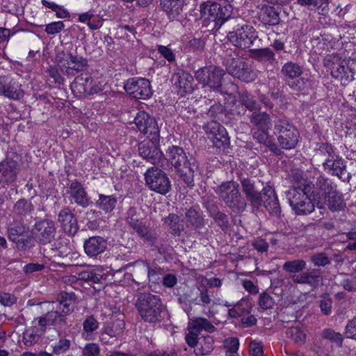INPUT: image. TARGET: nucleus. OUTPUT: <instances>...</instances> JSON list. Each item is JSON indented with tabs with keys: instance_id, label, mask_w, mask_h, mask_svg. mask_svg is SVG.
Masks as SVG:
<instances>
[{
	"instance_id": "603ef678",
	"label": "nucleus",
	"mask_w": 356,
	"mask_h": 356,
	"mask_svg": "<svg viewBox=\"0 0 356 356\" xmlns=\"http://www.w3.org/2000/svg\"><path fill=\"white\" fill-rule=\"evenodd\" d=\"M213 145H215L218 148H227L229 145V138L228 136L227 132L225 130V134L221 135V131H219L216 136V137H211Z\"/></svg>"
},
{
	"instance_id": "f3484780",
	"label": "nucleus",
	"mask_w": 356,
	"mask_h": 356,
	"mask_svg": "<svg viewBox=\"0 0 356 356\" xmlns=\"http://www.w3.org/2000/svg\"><path fill=\"white\" fill-rule=\"evenodd\" d=\"M19 163L11 157H6L0 163V184H9L17 178Z\"/></svg>"
},
{
	"instance_id": "052dcab7",
	"label": "nucleus",
	"mask_w": 356,
	"mask_h": 356,
	"mask_svg": "<svg viewBox=\"0 0 356 356\" xmlns=\"http://www.w3.org/2000/svg\"><path fill=\"white\" fill-rule=\"evenodd\" d=\"M225 353H236L239 348V341L236 337H229L224 341Z\"/></svg>"
},
{
	"instance_id": "a18cd8bd",
	"label": "nucleus",
	"mask_w": 356,
	"mask_h": 356,
	"mask_svg": "<svg viewBox=\"0 0 356 356\" xmlns=\"http://www.w3.org/2000/svg\"><path fill=\"white\" fill-rule=\"evenodd\" d=\"M305 268L306 262L303 259L288 261L283 264V270L293 275L302 272Z\"/></svg>"
},
{
	"instance_id": "473e14b6",
	"label": "nucleus",
	"mask_w": 356,
	"mask_h": 356,
	"mask_svg": "<svg viewBox=\"0 0 356 356\" xmlns=\"http://www.w3.org/2000/svg\"><path fill=\"white\" fill-rule=\"evenodd\" d=\"M250 121L256 129L269 130L271 127L270 117L266 112H253L250 116Z\"/></svg>"
},
{
	"instance_id": "39448f33",
	"label": "nucleus",
	"mask_w": 356,
	"mask_h": 356,
	"mask_svg": "<svg viewBox=\"0 0 356 356\" xmlns=\"http://www.w3.org/2000/svg\"><path fill=\"white\" fill-rule=\"evenodd\" d=\"M313 193L296 188H289L285 192L290 207L298 216L308 215L314 211L315 204L311 199Z\"/></svg>"
},
{
	"instance_id": "2f4dec72",
	"label": "nucleus",
	"mask_w": 356,
	"mask_h": 356,
	"mask_svg": "<svg viewBox=\"0 0 356 356\" xmlns=\"http://www.w3.org/2000/svg\"><path fill=\"white\" fill-rule=\"evenodd\" d=\"M176 158L172 157V164H173L174 161L175 168L181 175H184V172H186L187 169L188 172H194L198 168L195 157H178L177 160L175 159Z\"/></svg>"
},
{
	"instance_id": "dca6fc26",
	"label": "nucleus",
	"mask_w": 356,
	"mask_h": 356,
	"mask_svg": "<svg viewBox=\"0 0 356 356\" xmlns=\"http://www.w3.org/2000/svg\"><path fill=\"white\" fill-rule=\"evenodd\" d=\"M32 232L38 243L42 245L48 244L55 237V223L49 219L39 220L35 223Z\"/></svg>"
},
{
	"instance_id": "774afa93",
	"label": "nucleus",
	"mask_w": 356,
	"mask_h": 356,
	"mask_svg": "<svg viewBox=\"0 0 356 356\" xmlns=\"http://www.w3.org/2000/svg\"><path fill=\"white\" fill-rule=\"evenodd\" d=\"M345 335L347 338L356 339V317L348 321L345 327Z\"/></svg>"
},
{
	"instance_id": "5701e85b",
	"label": "nucleus",
	"mask_w": 356,
	"mask_h": 356,
	"mask_svg": "<svg viewBox=\"0 0 356 356\" xmlns=\"http://www.w3.org/2000/svg\"><path fill=\"white\" fill-rule=\"evenodd\" d=\"M83 248L88 257H95L105 251L107 248V241L102 236H92L85 240Z\"/></svg>"
},
{
	"instance_id": "e433bc0d",
	"label": "nucleus",
	"mask_w": 356,
	"mask_h": 356,
	"mask_svg": "<svg viewBox=\"0 0 356 356\" xmlns=\"http://www.w3.org/2000/svg\"><path fill=\"white\" fill-rule=\"evenodd\" d=\"M126 220L135 232L145 225L140 212L134 207H130L128 209Z\"/></svg>"
},
{
	"instance_id": "7c9ffc66",
	"label": "nucleus",
	"mask_w": 356,
	"mask_h": 356,
	"mask_svg": "<svg viewBox=\"0 0 356 356\" xmlns=\"http://www.w3.org/2000/svg\"><path fill=\"white\" fill-rule=\"evenodd\" d=\"M259 20L264 24L275 26L280 23V14L272 6H264L259 14Z\"/></svg>"
},
{
	"instance_id": "bb28decb",
	"label": "nucleus",
	"mask_w": 356,
	"mask_h": 356,
	"mask_svg": "<svg viewBox=\"0 0 356 356\" xmlns=\"http://www.w3.org/2000/svg\"><path fill=\"white\" fill-rule=\"evenodd\" d=\"M241 182L243 192L251 205L254 208L260 207L261 206V193L256 190L254 182L248 178L241 179Z\"/></svg>"
},
{
	"instance_id": "423d86ee",
	"label": "nucleus",
	"mask_w": 356,
	"mask_h": 356,
	"mask_svg": "<svg viewBox=\"0 0 356 356\" xmlns=\"http://www.w3.org/2000/svg\"><path fill=\"white\" fill-rule=\"evenodd\" d=\"M274 134L277 136L278 143L282 149H293L298 142V131L286 118H281L275 121Z\"/></svg>"
},
{
	"instance_id": "e2e57ef3",
	"label": "nucleus",
	"mask_w": 356,
	"mask_h": 356,
	"mask_svg": "<svg viewBox=\"0 0 356 356\" xmlns=\"http://www.w3.org/2000/svg\"><path fill=\"white\" fill-rule=\"evenodd\" d=\"M328 342L323 339H321L318 342L315 343L312 348V350L318 355V356H327L329 352V348L325 349V347L327 346Z\"/></svg>"
},
{
	"instance_id": "a878e982",
	"label": "nucleus",
	"mask_w": 356,
	"mask_h": 356,
	"mask_svg": "<svg viewBox=\"0 0 356 356\" xmlns=\"http://www.w3.org/2000/svg\"><path fill=\"white\" fill-rule=\"evenodd\" d=\"M172 81L181 94L193 92V77L187 72L180 70L175 73Z\"/></svg>"
},
{
	"instance_id": "1a4fd4ad",
	"label": "nucleus",
	"mask_w": 356,
	"mask_h": 356,
	"mask_svg": "<svg viewBox=\"0 0 356 356\" xmlns=\"http://www.w3.org/2000/svg\"><path fill=\"white\" fill-rule=\"evenodd\" d=\"M323 64L333 77L340 79L345 84L354 79L355 72L348 66L346 60L337 55L326 56Z\"/></svg>"
},
{
	"instance_id": "cd10ccee",
	"label": "nucleus",
	"mask_w": 356,
	"mask_h": 356,
	"mask_svg": "<svg viewBox=\"0 0 356 356\" xmlns=\"http://www.w3.org/2000/svg\"><path fill=\"white\" fill-rule=\"evenodd\" d=\"M289 179L292 186L290 188H296L302 191L314 193V185L309 181L302 171L295 170L291 172Z\"/></svg>"
},
{
	"instance_id": "4d7b16f0",
	"label": "nucleus",
	"mask_w": 356,
	"mask_h": 356,
	"mask_svg": "<svg viewBox=\"0 0 356 356\" xmlns=\"http://www.w3.org/2000/svg\"><path fill=\"white\" fill-rule=\"evenodd\" d=\"M70 346L71 342L69 339L61 338L52 346L53 353L56 355L64 353L70 348Z\"/></svg>"
},
{
	"instance_id": "8fccbe9b",
	"label": "nucleus",
	"mask_w": 356,
	"mask_h": 356,
	"mask_svg": "<svg viewBox=\"0 0 356 356\" xmlns=\"http://www.w3.org/2000/svg\"><path fill=\"white\" fill-rule=\"evenodd\" d=\"M322 339L326 341L329 340L332 342H334L339 346L342 345L343 337L339 332H337L334 330L327 328L325 329L322 332Z\"/></svg>"
},
{
	"instance_id": "a19ab883",
	"label": "nucleus",
	"mask_w": 356,
	"mask_h": 356,
	"mask_svg": "<svg viewBox=\"0 0 356 356\" xmlns=\"http://www.w3.org/2000/svg\"><path fill=\"white\" fill-rule=\"evenodd\" d=\"M213 339L210 336L200 339L194 353L197 356H204L209 354L213 350Z\"/></svg>"
},
{
	"instance_id": "f8f14e48",
	"label": "nucleus",
	"mask_w": 356,
	"mask_h": 356,
	"mask_svg": "<svg viewBox=\"0 0 356 356\" xmlns=\"http://www.w3.org/2000/svg\"><path fill=\"white\" fill-rule=\"evenodd\" d=\"M145 179L152 191L161 195L168 193L171 188L167 175L158 168H149L145 174Z\"/></svg>"
},
{
	"instance_id": "13d9d810",
	"label": "nucleus",
	"mask_w": 356,
	"mask_h": 356,
	"mask_svg": "<svg viewBox=\"0 0 356 356\" xmlns=\"http://www.w3.org/2000/svg\"><path fill=\"white\" fill-rule=\"evenodd\" d=\"M328 0H298L297 3L310 10L320 8L327 4Z\"/></svg>"
},
{
	"instance_id": "0eeeda50",
	"label": "nucleus",
	"mask_w": 356,
	"mask_h": 356,
	"mask_svg": "<svg viewBox=\"0 0 356 356\" xmlns=\"http://www.w3.org/2000/svg\"><path fill=\"white\" fill-rule=\"evenodd\" d=\"M238 186L235 181H227L222 183L216 191L225 204L235 212L243 211L246 207V202L241 196Z\"/></svg>"
},
{
	"instance_id": "2eb2a0df",
	"label": "nucleus",
	"mask_w": 356,
	"mask_h": 356,
	"mask_svg": "<svg viewBox=\"0 0 356 356\" xmlns=\"http://www.w3.org/2000/svg\"><path fill=\"white\" fill-rule=\"evenodd\" d=\"M284 80L292 89L301 90L303 85V79L300 78L302 74V68L297 63L288 62L285 63L281 70Z\"/></svg>"
},
{
	"instance_id": "58836bf2",
	"label": "nucleus",
	"mask_w": 356,
	"mask_h": 356,
	"mask_svg": "<svg viewBox=\"0 0 356 356\" xmlns=\"http://www.w3.org/2000/svg\"><path fill=\"white\" fill-rule=\"evenodd\" d=\"M158 140L149 139V141H143L138 144V152L140 156H159L163 153L157 148Z\"/></svg>"
},
{
	"instance_id": "9d476101",
	"label": "nucleus",
	"mask_w": 356,
	"mask_h": 356,
	"mask_svg": "<svg viewBox=\"0 0 356 356\" xmlns=\"http://www.w3.org/2000/svg\"><path fill=\"white\" fill-rule=\"evenodd\" d=\"M29 232V227L20 221L10 223L7 228L8 238L15 243L20 250H26L32 246V236Z\"/></svg>"
},
{
	"instance_id": "ea45409f",
	"label": "nucleus",
	"mask_w": 356,
	"mask_h": 356,
	"mask_svg": "<svg viewBox=\"0 0 356 356\" xmlns=\"http://www.w3.org/2000/svg\"><path fill=\"white\" fill-rule=\"evenodd\" d=\"M325 169L332 170V173L337 175H343L346 171V165L341 157H331L324 162Z\"/></svg>"
},
{
	"instance_id": "79ce46f5",
	"label": "nucleus",
	"mask_w": 356,
	"mask_h": 356,
	"mask_svg": "<svg viewBox=\"0 0 356 356\" xmlns=\"http://www.w3.org/2000/svg\"><path fill=\"white\" fill-rule=\"evenodd\" d=\"M190 327L200 333L202 330H205L209 333H212L216 330V327L207 318H197L189 323Z\"/></svg>"
},
{
	"instance_id": "de8ad7c7",
	"label": "nucleus",
	"mask_w": 356,
	"mask_h": 356,
	"mask_svg": "<svg viewBox=\"0 0 356 356\" xmlns=\"http://www.w3.org/2000/svg\"><path fill=\"white\" fill-rule=\"evenodd\" d=\"M204 130L209 138L211 137H216V134L219 133V131H221V135L225 134V128L216 120H211L207 122L204 126Z\"/></svg>"
},
{
	"instance_id": "09e8293b",
	"label": "nucleus",
	"mask_w": 356,
	"mask_h": 356,
	"mask_svg": "<svg viewBox=\"0 0 356 356\" xmlns=\"http://www.w3.org/2000/svg\"><path fill=\"white\" fill-rule=\"evenodd\" d=\"M288 337L293 339L296 343L303 344L305 342L306 334L298 327H291L286 332Z\"/></svg>"
},
{
	"instance_id": "f03ea898",
	"label": "nucleus",
	"mask_w": 356,
	"mask_h": 356,
	"mask_svg": "<svg viewBox=\"0 0 356 356\" xmlns=\"http://www.w3.org/2000/svg\"><path fill=\"white\" fill-rule=\"evenodd\" d=\"M136 307L141 318L148 323H156L162 319L163 305L159 296L149 293H140Z\"/></svg>"
},
{
	"instance_id": "5fc2aeb1",
	"label": "nucleus",
	"mask_w": 356,
	"mask_h": 356,
	"mask_svg": "<svg viewBox=\"0 0 356 356\" xmlns=\"http://www.w3.org/2000/svg\"><path fill=\"white\" fill-rule=\"evenodd\" d=\"M311 262L314 266H325L330 264V259L325 252H318L312 255L310 258Z\"/></svg>"
},
{
	"instance_id": "6e6552de",
	"label": "nucleus",
	"mask_w": 356,
	"mask_h": 356,
	"mask_svg": "<svg viewBox=\"0 0 356 356\" xmlns=\"http://www.w3.org/2000/svg\"><path fill=\"white\" fill-rule=\"evenodd\" d=\"M55 60L61 72L66 75H74L88 65L86 58L74 55L70 51L57 50Z\"/></svg>"
},
{
	"instance_id": "338daca9",
	"label": "nucleus",
	"mask_w": 356,
	"mask_h": 356,
	"mask_svg": "<svg viewBox=\"0 0 356 356\" xmlns=\"http://www.w3.org/2000/svg\"><path fill=\"white\" fill-rule=\"evenodd\" d=\"M158 52L164 57L168 62L172 63L175 60V54L173 51L167 46L158 45Z\"/></svg>"
},
{
	"instance_id": "0e129e2a",
	"label": "nucleus",
	"mask_w": 356,
	"mask_h": 356,
	"mask_svg": "<svg viewBox=\"0 0 356 356\" xmlns=\"http://www.w3.org/2000/svg\"><path fill=\"white\" fill-rule=\"evenodd\" d=\"M199 334L200 333L190 327L188 324V333L185 337L186 343L191 348L197 346L199 342L197 340Z\"/></svg>"
},
{
	"instance_id": "f704fd0d",
	"label": "nucleus",
	"mask_w": 356,
	"mask_h": 356,
	"mask_svg": "<svg viewBox=\"0 0 356 356\" xmlns=\"http://www.w3.org/2000/svg\"><path fill=\"white\" fill-rule=\"evenodd\" d=\"M250 56L259 62L264 63H273L275 60V54L269 48L250 49Z\"/></svg>"
},
{
	"instance_id": "393cba45",
	"label": "nucleus",
	"mask_w": 356,
	"mask_h": 356,
	"mask_svg": "<svg viewBox=\"0 0 356 356\" xmlns=\"http://www.w3.org/2000/svg\"><path fill=\"white\" fill-rule=\"evenodd\" d=\"M185 223L188 228L197 230L204 225V219L202 213L197 206L191 207L185 209Z\"/></svg>"
},
{
	"instance_id": "49530a36",
	"label": "nucleus",
	"mask_w": 356,
	"mask_h": 356,
	"mask_svg": "<svg viewBox=\"0 0 356 356\" xmlns=\"http://www.w3.org/2000/svg\"><path fill=\"white\" fill-rule=\"evenodd\" d=\"M136 232L144 241V242L148 243L152 245H156L157 234L155 230L148 228L145 225Z\"/></svg>"
},
{
	"instance_id": "69168bd1",
	"label": "nucleus",
	"mask_w": 356,
	"mask_h": 356,
	"mask_svg": "<svg viewBox=\"0 0 356 356\" xmlns=\"http://www.w3.org/2000/svg\"><path fill=\"white\" fill-rule=\"evenodd\" d=\"M99 327L98 321L92 316H88L83 323V330L86 332H92Z\"/></svg>"
},
{
	"instance_id": "4be33fe9",
	"label": "nucleus",
	"mask_w": 356,
	"mask_h": 356,
	"mask_svg": "<svg viewBox=\"0 0 356 356\" xmlns=\"http://www.w3.org/2000/svg\"><path fill=\"white\" fill-rule=\"evenodd\" d=\"M266 207L271 214L276 216L281 213V208L275 190L270 186L264 187L261 193V204Z\"/></svg>"
},
{
	"instance_id": "c03bdc74",
	"label": "nucleus",
	"mask_w": 356,
	"mask_h": 356,
	"mask_svg": "<svg viewBox=\"0 0 356 356\" xmlns=\"http://www.w3.org/2000/svg\"><path fill=\"white\" fill-rule=\"evenodd\" d=\"M239 102L246 109L252 113L260 109L259 105L257 103L253 96L248 92L239 93Z\"/></svg>"
},
{
	"instance_id": "c85d7f7f",
	"label": "nucleus",
	"mask_w": 356,
	"mask_h": 356,
	"mask_svg": "<svg viewBox=\"0 0 356 356\" xmlns=\"http://www.w3.org/2000/svg\"><path fill=\"white\" fill-rule=\"evenodd\" d=\"M67 193L74 200L75 203L78 205L83 207H87L89 205L90 200L88 195L82 185L77 181L71 183Z\"/></svg>"
},
{
	"instance_id": "c9c22d12",
	"label": "nucleus",
	"mask_w": 356,
	"mask_h": 356,
	"mask_svg": "<svg viewBox=\"0 0 356 356\" xmlns=\"http://www.w3.org/2000/svg\"><path fill=\"white\" fill-rule=\"evenodd\" d=\"M268 131L269 130L256 129L254 132L253 137L259 143L264 144L266 147L269 148L272 152L278 154L279 149L269 137Z\"/></svg>"
},
{
	"instance_id": "f257e3e1",
	"label": "nucleus",
	"mask_w": 356,
	"mask_h": 356,
	"mask_svg": "<svg viewBox=\"0 0 356 356\" xmlns=\"http://www.w3.org/2000/svg\"><path fill=\"white\" fill-rule=\"evenodd\" d=\"M76 296L73 292H61L56 301L41 302L37 305L42 313L35 318L33 323L38 322V328L31 327L23 333L22 341L26 346L35 344L41 334L47 328L62 329L67 325V317L74 310Z\"/></svg>"
},
{
	"instance_id": "bf43d9fd",
	"label": "nucleus",
	"mask_w": 356,
	"mask_h": 356,
	"mask_svg": "<svg viewBox=\"0 0 356 356\" xmlns=\"http://www.w3.org/2000/svg\"><path fill=\"white\" fill-rule=\"evenodd\" d=\"M145 266L147 268V276L149 282H152V283H158L161 279V268L159 267L152 268L147 263L145 264Z\"/></svg>"
},
{
	"instance_id": "c756f323",
	"label": "nucleus",
	"mask_w": 356,
	"mask_h": 356,
	"mask_svg": "<svg viewBox=\"0 0 356 356\" xmlns=\"http://www.w3.org/2000/svg\"><path fill=\"white\" fill-rule=\"evenodd\" d=\"M35 209L30 200L21 198L13 206V213L15 216L21 219L31 216Z\"/></svg>"
},
{
	"instance_id": "a211bd4d",
	"label": "nucleus",
	"mask_w": 356,
	"mask_h": 356,
	"mask_svg": "<svg viewBox=\"0 0 356 356\" xmlns=\"http://www.w3.org/2000/svg\"><path fill=\"white\" fill-rule=\"evenodd\" d=\"M0 94L11 99H19L24 96L21 85L9 76H0Z\"/></svg>"
},
{
	"instance_id": "72a5a7b5",
	"label": "nucleus",
	"mask_w": 356,
	"mask_h": 356,
	"mask_svg": "<svg viewBox=\"0 0 356 356\" xmlns=\"http://www.w3.org/2000/svg\"><path fill=\"white\" fill-rule=\"evenodd\" d=\"M164 225L170 230L172 234L180 236L184 230V225L179 216L175 213H170L163 218Z\"/></svg>"
},
{
	"instance_id": "3c124183",
	"label": "nucleus",
	"mask_w": 356,
	"mask_h": 356,
	"mask_svg": "<svg viewBox=\"0 0 356 356\" xmlns=\"http://www.w3.org/2000/svg\"><path fill=\"white\" fill-rule=\"evenodd\" d=\"M231 13L232 6L230 5L228 6H220L218 17H216V20L215 21V26L220 27L225 22L229 19Z\"/></svg>"
},
{
	"instance_id": "680f3d73",
	"label": "nucleus",
	"mask_w": 356,
	"mask_h": 356,
	"mask_svg": "<svg viewBox=\"0 0 356 356\" xmlns=\"http://www.w3.org/2000/svg\"><path fill=\"white\" fill-rule=\"evenodd\" d=\"M332 299L329 295H324L321 296L320 300V307L322 313L326 316H328L332 312Z\"/></svg>"
},
{
	"instance_id": "37998d69",
	"label": "nucleus",
	"mask_w": 356,
	"mask_h": 356,
	"mask_svg": "<svg viewBox=\"0 0 356 356\" xmlns=\"http://www.w3.org/2000/svg\"><path fill=\"white\" fill-rule=\"evenodd\" d=\"M102 277V271L97 269H87L78 273L79 280L92 283H99Z\"/></svg>"
},
{
	"instance_id": "aec40b11",
	"label": "nucleus",
	"mask_w": 356,
	"mask_h": 356,
	"mask_svg": "<svg viewBox=\"0 0 356 356\" xmlns=\"http://www.w3.org/2000/svg\"><path fill=\"white\" fill-rule=\"evenodd\" d=\"M188 0H160V6L170 19L181 16L188 4Z\"/></svg>"
},
{
	"instance_id": "6e6d98bb",
	"label": "nucleus",
	"mask_w": 356,
	"mask_h": 356,
	"mask_svg": "<svg viewBox=\"0 0 356 356\" xmlns=\"http://www.w3.org/2000/svg\"><path fill=\"white\" fill-rule=\"evenodd\" d=\"M316 186L324 192V195L336 189V186L333 185L330 179L323 177H319L317 179Z\"/></svg>"
},
{
	"instance_id": "b1692460",
	"label": "nucleus",
	"mask_w": 356,
	"mask_h": 356,
	"mask_svg": "<svg viewBox=\"0 0 356 356\" xmlns=\"http://www.w3.org/2000/svg\"><path fill=\"white\" fill-rule=\"evenodd\" d=\"M91 84L92 76L88 74H81L75 78L70 87L77 96L82 97L91 95Z\"/></svg>"
},
{
	"instance_id": "ddd939ff",
	"label": "nucleus",
	"mask_w": 356,
	"mask_h": 356,
	"mask_svg": "<svg viewBox=\"0 0 356 356\" xmlns=\"http://www.w3.org/2000/svg\"><path fill=\"white\" fill-rule=\"evenodd\" d=\"M125 91L133 97L138 99H147L152 95L150 82L144 78H130L124 85Z\"/></svg>"
},
{
	"instance_id": "4468645a",
	"label": "nucleus",
	"mask_w": 356,
	"mask_h": 356,
	"mask_svg": "<svg viewBox=\"0 0 356 356\" xmlns=\"http://www.w3.org/2000/svg\"><path fill=\"white\" fill-rule=\"evenodd\" d=\"M138 131L149 139L159 140V130L156 120L145 111H139L134 118Z\"/></svg>"
},
{
	"instance_id": "4c0bfd02",
	"label": "nucleus",
	"mask_w": 356,
	"mask_h": 356,
	"mask_svg": "<svg viewBox=\"0 0 356 356\" xmlns=\"http://www.w3.org/2000/svg\"><path fill=\"white\" fill-rule=\"evenodd\" d=\"M118 200L115 195H99V198L95 202V205L99 209L105 213L111 212L116 206Z\"/></svg>"
},
{
	"instance_id": "6ab92c4d",
	"label": "nucleus",
	"mask_w": 356,
	"mask_h": 356,
	"mask_svg": "<svg viewBox=\"0 0 356 356\" xmlns=\"http://www.w3.org/2000/svg\"><path fill=\"white\" fill-rule=\"evenodd\" d=\"M58 221L65 233L74 236L79 230L77 220L69 207L61 209L58 214Z\"/></svg>"
},
{
	"instance_id": "9b49d317",
	"label": "nucleus",
	"mask_w": 356,
	"mask_h": 356,
	"mask_svg": "<svg viewBox=\"0 0 356 356\" xmlns=\"http://www.w3.org/2000/svg\"><path fill=\"white\" fill-rule=\"evenodd\" d=\"M225 74V71L220 67L210 65L197 70L195 77L204 86H207L218 90L221 87V81Z\"/></svg>"
},
{
	"instance_id": "7ed1b4c3",
	"label": "nucleus",
	"mask_w": 356,
	"mask_h": 356,
	"mask_svg": "<svg viewBox=\"0 0 356 356\" xmlns=\"http://www.w3.org/2000/svg\"><path fill=\"white\" fill-rule=\"evenodd\" d=\"M225 56L223 64L230 75L248 83L256 79V72L248 63L239 58V53L236 49H227Z\"/></svg>"
},
{
	"instance_id": "20e7f679",
	"label": "nucleus",
	"mask_w": 356,
	"mask_h": 356,
	"mask_svg": "<svg viewBox=\"0 0 356 356\" xmlns=\"http://www.w3.org/2000/svg\"><path fill=\"white\" fill-rule=\"evenodd\" d=\"M234 30L229 31L227 38L230 42L240 49L249 48L258 38L255 29L242 19H234Z\"/></svg>"
},
{
	"instance_id": "412c9836",
	"label": "nucleus",
	"mask_w": 356,
	"mask_h": 356,
	"mask_svg": "<svg viewBox=\"0 0 356 356\" xmlns=\"http://www.w3.org/2000/svg\"><path fill=\"white\" fill-rule=\"evenodd\" d=\"M316 207L325 209L326 207L332 211H341L346 207V203L341 193L334 191L324 195V202L318 201Z\"/></svg>"
},
{
	"instance_id": "864d4df0",
	"label": "nucleus",
	"mask_w": 356,
	"mask_h": 356,
	"mask_svg": "<svg viewBox=\"0 0 356 356\" xmlns=\"http://www.w3.org/2000/svg\"><path fill=\"white\" fill-rule=\"evenodd\" d=\"M258 304L262 309L266 310L273 307L275 300L270 294L263 292L259 294Z\"/></svg>"
}]
</instances>
